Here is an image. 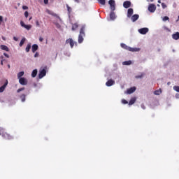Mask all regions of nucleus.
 I'll list each match as a JSON object with an SVG mask.
<instances>
[{
	"label": "nucleus",
	"mask_w": 179,
	"mask_h": 179,
	"mask_svg": "<svg viewBox=\"0 0 179 179\" xmlns=\"http://www.w3.org/2000/svg\"><path fill=\"white\" fill-rule=\"evenodd\" d=\"M22 9H23L24 10H26L29 9V7H27V6H22Z\"/></svg>",
	"instance_id": "a19ab883"
},
{
	"label": "nucleus",
	"mask_w": 179,
	"mask_h": 179,
	"mask_svg": "<svg viewBox=\"0 0 179 179\" xmlns=\"http://www.w3.org/2000/svg\"><path fill=\"white\" fill-rule=\"evenodd\" d=\"M148 10L149 12H151V13H153L156 10V6L155 4H150L148 6Z\"/></svg>",
	"instance_id": "6e6552de"
},
{
	"label": "nucleus",
	"mask_w": 179,
	"mask_h": 179,
	"mask_svg": "<svg viewBox=\"0 0 179 179\" xmlns=\"http://www.w3.org/2000/svg\"><path fill=\"white\" fill-rule=\"evenodd\" d=\"M8 80H6V83L0 87V93H3L5 92V89H6V87L8 86Z\"/></svg>",
	"instance_id": "1a4fd4ad"
},
{
	"label": "nucleus",
	"mask_w": 179,
	"mask_h": 179,
	"mask_svg": "<svg viewBox=\"0 0 179 179\" xmlns=\"http://www.w3.org/2000/svg\"><path fill=\"white\" fill-rule=\"evenodd\" d=\"M132 15H134V9L129 8L127 10V17H131Z\"/></svg>",
	"instance_id": "4468645a"
},
{
	"label": "nucleus",
	"mask_w": 179,
	"mask_h": 179,
	"mask_svg": "<svg viewBox=\"0 0 179 179\" xmlns=\"http://www.w3.org/2000/svg\"><path fill=\"white\" fill-rule=\"evenodd\" d=\"M173 90H175V92H177L178 93H179V86L178 85L173 86Z\"/></svg>",
	"instance_id": "7c9ffc66"
},
{
	"label": "nucleus",
	"mask_w": 179,
	"mask_h": 179,
	"mask_svg": "<svg viewBox=\"0 0 179 179\" xmlns=\"http://www.w3.org/2000/svg\"><path fill=\"white\" fill-rule=\"evenodd\" d=\"M3 61H5V59H2V60L1 61V65H3Z\"/></svg>",
	"instance_id": "3c124183"
},
{
	"label": "nucleus",
	"mask_w": 179,
	"mask_h": 179,
	"mask_svg": "<svg viewBox=\"0 0 179 179\" xmlns=\"http://www.w3.org/2000/svg\"><path fill=\"white\" fill-rule=\"evenodd\" d=\"M36 26H40V23L38 22V21L36 22Z\"/></svg>",
	"instance_id": "8fccbe9b"
},
{
	"label": "nucleus",
	"mask_w": 179,
	"mask_h": 179,
	"mask_svg": "<svg viewBox=\"0 0 179 179\" xmlns=\"http://www.w3.org/2000/svg\"><path fill=\"white\" fill-rule=\"evenodd\" d=\"M117 17L115 16V13H114V10H111L110 13V20H115V18Z\"/></svg>",
	"instance_id": "ddd939ff"
},
{
	"label": "nucleus",
	"mask_w": 179,
	"mask_h": 179,
	"mask_svg": "<svg viewBox=\"0 0 179 179\" xmlns=\"http://www.w3.org/2000/svg\"><path fill=\"white\" fill-rule=\"evenodd\" d=\"M162 0H159L158 1V3H162V1H161Z\"/></svg>",
	"instance_id": "5fc2aeb1"
},
{
	"label": "nucleus",
	"mask_w": 179,
	"mask_h": 179,
	"mask_svg": "<svg viewBox=\"0 0 179 179\" xmlns=\"http://www.w3.org/2000/svg\"><path fill=\"white\" fill-rule=\"evenodd\" d=\"M24 16H25V17H29V12L28 11H25L24 12Z\"/></svg>",
	"instance_id": "ea45409f"
},
{
	"label": "nucleus",
	"mask_w": 179,
	"mask_h": 179,
	"mask_svg": "<svg viewBox=\"0 0 179 179\" xmlns=\"http://www.w3.org/2000/svg\"><path fill=\"white\" fill-rule=\"evenodd\" d=\"M38 50V45L37 44H34L31 47L32 52H36Z\"/></svg>",
	"instance_id": "f3484780"
},
{
	"label": "nucleus",
	"mask_w": 179,
	"mask_h": 179,
	"mask_svg": "<svg viewBox=\"0 0 179 179\" xmlns=\"http://www.w3.org/2000/svg\"><path fill=\"white\" fill-rule=\"evenodd\" d=\"M24 29H27V30H30V29H31V25H25Z\"/></svg>",
	"instance_id": "72a5a7b5"
},
{
	"label": "nucleus",
	"mask_w": 179,
	"mask_h": 179,
	"mask_svg": "<svg viewBox=\"0 0 179 179\" xmlns=\"http://www.w3.org/2000/svg\"><path fill=\"white\" fill-rule=\"evenodd\" d=\"M66 44H70L71 48H73V46L75 45V41H73V39L69 38L66 40Z\"/></svg>",
	"instance_id": "423d86ee"
},
{
	"label": "nucleus",
	"mask_w": 179,
	"mask_h": 179,
	"mask_svg": "<svg viewBox=\"0 0 179 179\" xmlns=\"http://www.w3.org/2000/svg\"><path fill=\"white\" fill-rule=\"evenodd\" d=\"M31 48V43H28L25 48L26 52H29Z\"/></svg>",
	"instance_id": "4be33fe9"
},
{
	"label": "nucleus",
	"mask_w": 179,
	"mask_h": 179,
	"mask_svg": "<svg viewBox=\"0 0 179 179\" xmlns=\"http://www.w3.org/2000/svg\"><path fill=\"white\" fill-rule=\"evenodd\" d=\"M8 69H10V65L8 64Z\"/></svg>",
	"instance_id": "6e6d98bb"
},
{
	"label": "nucleus",
	"mask_w": 179,
	"mask_h": 179,
	"mask_svg": "<svg viewBox=\"0 0 179 179\" xmlns=\"http://www.w3.org/2000/svg\"><path fill=\"white\" fill-rule=\"evenodd\" d=\"M25 41H26V38H22L20 42V47H23V44H24Z\"/></svg>",
	"instance_id": "a878e982"
},
{
	"label": "nucleus",
	"mask_w": 179,
	"mask_h": 179,
	"mask_svg": "<svg viewBox=\"0 0 179 179\" xmlns=\"http://www.w3.org/2000/svg\"><path fill=\"white\" fill-rule=\"evenodd\" d=\"M2 39H3V40H5V38H4V37H2Z\"/></svg>",
	"instance_id": "052dcab7"
},
{
	"label": "nucleus",
	"mask_w": 179,
	"mask_h": 179,
	"mask_svg": "<svg viewBox=\"0 0 179 179\" xmlns=\"http://www.w3.org/2000/svg\"><path fill=\"white\" fill-rule=\"evenodd\" d=\"M176 99H179V94H176Z\"/></svg>",
	"instance_id": "603ef678"
},
{
	"label": "nucleus",
	"mask_w": 179,
	"mask_h": 179,
	"mask_svg": "<svg viewBox=\"0 0 179 179\" xmlns=\"http://www.w3.org/2000/svg\"><path fill=\"white\" fill-rule=\"evenodd\" d=\"M31 19H32V17H29V20L30 21Z\"/></svg>",
	"instance_id": "13d9d810"
},
{
	"label": "nucleus",
	"mask_w": 179,
	"mask_h": 179,
	"mask_svg": "<svg viewBox=\"0 0 179 179\" xmlns=\"http://www.w3.org/2000/svg\"><path fill=\"white\" fill-rule=\"evenodd\" d=\"M20 25L22 26V27H26V24H24V22L23 21H20Z\"/></svg>",
	"instance_id": "f704fd0d"
},
{
	"label": "nucleus",
	"mask_w": 179,
	"mask_h": 179,
	"mask_svg": "<svg viewBox=\"0 0 179 179\" xmlns=\"http://www.w3.org/2000/svg\"><path fill=\"white\" fill-rule=\"evenodd\" d=\"M45 75H47V66H45L43 68H41L38 73L39 79H43Z\"/></svg>",
	"instance_id": "7ed1b4c3"
},
{
	"label": "nucleus",
	"mask_w": 179,
	"mask_h": 179,
	"mask_svg": "<svg viewBox=\"0 0 179 179\" xmlns=\"http://www.w3.org/2000/svg\"><path fill=\"white\" fill-rule=\"evenodd\" d=\"M120 45H121L122 48H124V50H127V51H131V52H136L138 51H141L140 48H131V47L127 45L125 43H121Z\"/></svg>",
	"instance_id": "f257e3e1"
},
{
	"label": "nucleus",
	"mask_w": 179,
	"mask_h": 179,
	"mask_svg": "<svg viewBox=\"0 0 179 179\" xmlns=\"http://www.w3.org/2000/svg\"><path fill=\"white\" fill-rule=\"evenodd\" d=\"M78 27H79V25L78 24V23H75L72 26V30H76V29H78Z\"/></svg>",
	"instance_id": "c85d7f7f"
},
{
	"label": "nucleus",
	"mask_w": 179,
	"mask_h": 179,
	"mask_svg": "<svg viewBox=\"0 0 179 179\" xmlns=\"http://www.w3.org/2000/svg\"><path fill=\"white\" fill-rule=\"evenodd\" d=\"M1 50H3V51H9V48H8V46L5 45H1L0 46Z\"/></svg>",
	"instance_id": "6ab92c4d"
},
{
	"label": "nucleus",
	"mask_w": 179,
	"mask_h": 179,
	"mask_svg": "<svg viewBox=\"0 0 179 179\" xmlns=\"http://www.w3.org/2000/svg\"><path fill=\"white\" fill-rule=\"evenodd\" d=\"M20 25L22 26V27H26V24H24V22L23 21H20Z\"/></svg>",
	"instance_id": "c9c22d12"
},
{
	"label": "nucleus",
	"mask_w": 179,
	"mask_h": 179,
	"mask_svg": "<svg viewBox=\"0 0 179 179\" xmlns=\"http://www.w3.org/2000/svg\"><path fill=\"white\" fill-rule=\"evenodd\" d=\"M23 75H24V71H20L17 73V78L20 79L22 78V76H23Z\"/></svg>",
	"instance_id": "bb28decb"
},
{
	"label": "nucleus",
	"mask_w": 179,
	"mask_h": 179,
	"mask_svg": "<svg viewBox=\"0 0 179 179\" xmlns=\"http://www.w3.org/2000/svg\"><path fill=\"white\" fill-rule=\"evenodd\" d=\"M122 104H128V101H127L125 99H122Z\"/></svg>",
	"instance_id": "e433bc0d"
},
{
	"label": "nucleus",
	"mask_w": 179,
	"mask_h": 179,
	"mask_svg": "<svg viewBox=\"0 0 179 179\" xmlns=\"http://www.w3.org/2000/svg\"><path fill=\"white\" fill-rule=\"evenodd\" d=\"M75 1L79 3V0H75Z\"/></svg>",
	"instance_id": "4d7b16f0"
},
{
	"label": "nucleus",
	"mask_w": 179,
	"mask_h": 179,
	"mask_svg": "<svg viewBox=\"0 0 179 179\" xmlns=\"http://www.w3.org/2000/svg\"><path fill=\"white\" fill-rule=\"evenodd\" d=\"M123 6L124 8H125L126 9H128V8L131 7V1H126L123 3Z\"/></svg>",
	"instance_id": "9b49d317"
},
{
	"label": "nucleus",
	"mask_w": 179,
	"mask_h": 179,
	"mask_svg": "<svg viewBox=\"0 0 179 179\" xmlns=\"http://www.w3.org/2000/svg\"><path fill=\"white\" fill-rule=\"evenodd\" d=\"M141 108H143V110H145L146 107L144 104H141Z\"/></svg>",
	"instance_id": "a18cd8bd"
},
{
	"label": "nucleus",
	"mask_w": 179,
	"mask_h": 179,
	"mask_svg": "<svg viewBox=\"0 0 179 179\" xmlns=\"http://www.w3.org/2000/svg\"><path fill=\"white\" fill-rule=\"evenodd\" d=\"M3 55H5L6 58H9V55H8L7 53H3Z\"/></svg>",
	"instance_id": "09e8293b"
},
{
	"label": "nucleus",
	"mask_w": 179,
	"mask_h": 179,
	"mask_svg": "<svg viewBox=\"0 0 179 179\" xmlns=\"http://www.w3.org/2000/svg\"><path fill=\"white\" fill-rule=\"evenodd\" d=\"M162 6L163 9H164L165 8H167V6H166V4L164 3H162Z\"/></svg>",
	"instance_id": "79ce46f5"
},
{
	"label": "nucleus",
	"mask_w": 179,
	"mask_h": 179,
	"mask_svg": "<svg viewBox=\"0 0 179 179\" xmlns=\"http://www.w3.org/2000/svg\"><path fill=\"white\" fill-rule=\"evenodd\" d=\"M20 99H21V101H22V103H24V101H26V94H22L20 95Z\"/></svg>",
	"instance_id": "5701e85b"
},
{
	"label": "nucleus",
	"mask_w": 179,
	"mask_h": 179,
	"mask_svg": "<svg viewBox=\"0 0 179 179\" xmlns=\"http://www.w3.org/2000/svg\"><path fill=\"white\" fill-rule=\"evenodd\" d=\"M66 6L67 8L69 15H71V13L72 12V8L68 4H66Z\"/></svg>",
	"instance_id": "cd10ccee"
},
{
	"label": "nucleus",
	"mask_w": 179,
	"mask_h": 179,
	"mask_svg": "<svg viewBox=\"0 0 179 179\" xmlns=\"http://www.w3.org/2000/svg\"><path fill=\"white\" fill-rule=\"evenodd\" d=\"M130 17H131L132 22H136V20H138L139 19V15L135 14Z\"/></svg>",
	"instance_id": "2eb2a0df"
},
{
	"label": "nucleus",
	"mask_w": 179,
	"mask_h": 179,
	"mask_svg": "<svg viewBox=\"0 0 179 179\" xmlns=\"http://www.w3.org/2000/svg\"><path fill=\"white\" fill-rule=\"evenodd\" d=\"M167 85H168V86H169V85H171V83L168 82Z\"/></svg>",
	"instance_id": "864d4df0"
},
{
	"label": "nucleus",
	"mask_w": 179,
	"mask_h": 179,
	"mask_svg": "<svg viewBox=\"0 0 179 179\" xmlns=\"http://www.w3.org/2000/svg\"><path fill=\"white\" fill-rule=\"evenodd\" d=\"M37 69H34L33 70L32 73H31V77L32 78H36V76H37Z\"/></svg>",
	"instance_id": "393cba45"
},
{
	"label": "nucleus",
	"mask_w": 179,
	"mask_h": 179,
	"mask_svg": "<svg viewBox=\"0 0 179 179\" xmlns=\"http://www.w3.org/2000/svg\"><path fill=\"white\" fill-rule=\"evenodd\" d=\"M154 94H155V96H160V94H162V89H159L157 90L154 92Z\"/></svg>",
	"instance_id": "412c9836"
},
{
	"label": "nucleus",
	"mask_w": 179,
	"mask_h": 179,
	"mask_svg": "<svg viewBox=\"0 0 179 179\" xmlns=\"http://www.w3.org/2000/svg\"><path fill=\"white\" fill-rule=\"evenodd\" d=\"M38 55H39L38 52H36L34 55V57L37 58V57H38Z\"/></svg>",
	"instance_id": "49530a36"
},
{
	"label": "nucleus",
	"mask_w": 179,
	"mask_h": 179,
	"mask_svg": "<svg viewBox=\"0 0 179 179\" xmlns=\"http://www.w3.org/2000/svg\"><path fill=\"white\" fill-rule=\"evenodd\" d=\"M0 135H1V133H0Z\"/></svg>",
	"instance_id": "680f3d73"
},
{
	"label": "nucleus",
	"mask_w": 179,
	"mask_h": 179,
	"mask_svg": "<svg viewBox=\"0 0 179 179\" xmlns=\"http://www.w3.org/2000/svg\"><path fill=\"white\" fill-rule=\"evenodd\" d=\"M172 38H173V40H178L179 39V32H176V34H173L172 35Z\"/></svg>",
	"instance_id": "a211bd4d"
},
{
	"label": "nucleus",
	"mask_w": 179,
	"mask_h": 179,
	"mask_svg": "<svg viewBox=\"0 0 179 179\" xmlns=\"http://www.w3.org/2000/svg\"><path fill=\"white\" fill-rule=\"evenodd\" d=\"M148 31H149V29L148 28H141L138 29V32L140 33V34H146Z\"/></svg>",
	"instance_id": "9d476101"
},
{
	"label": "nucleus",
	"mask_w": 179,
	"mask_h": 179,
	"mask_svg": "<svg viewBox=\"0 0 179 179\" xmlns=\"http://www.w3.org/2000/svg\"><path fill=\"white\" fill-rule=\"evenodd\" d=\"M43 40H44V38H43V37L41 36V37L39 38V41H40L41 43H43Z\"/></svg>",
	"instance_id": "37998d69"
},
{
	"label": "nucleus",
	"mask_w": 179,
	"mask_h": 179,
	"mask_svg": "<svg viewBox=\"0 0 179 179\" xmlns=\"http://www.w3.org/2000/svg\"><path fill=\"white\" fill-rule=\"evenodd\" d=\"M23 90H24V87L19 88L17 90V93H20V92H23Z\"/></svg>",
	"instance_id": "473e14b6"
},
{
	"label": "nucleus",
	"mask_w": 179,
	"mask_h": 179,
	"mask_svg": "<svg viewBox=\"0 0 179 179\" xmlns=\"http://www.w3.org/2000/svg\"><path fill=\"white\" fill-rule=\"evenodd\" d=\"M169 18L168 16H165V17H163V21H164V22H166V20H169Z\"/></svg>",
	"instance_id": "4c0bfd02"
},
{
	"label": "nucleus",
	"mask_w": 179,
	"mask_h": 179,
	"mask_svg": "<svg viewBox=\"0 0 179 179\" xmlns=\"http://www.w3.org/2000/svg\"><path fill=\"white\" fill-rule=\"evenodd\" d=\"M132 64V62L131 60L125 61L123 62V65H131Z\"/></svg>",
	"instance_id": "c756f323"
},
{
	"label": "nucleus",
	"mask_w": 179,
	"mask_h": 179,
	"mask_svg": "<svg viewBox=\"0 0 179 179\" xmlns=\"http://www.w3.org/2000/svg\"><path fill=\"white\" fill-rule=\"evenodd\" d=\"M13 40H14L15 41H17L19 40V38H17V37L14 36V37H13Z\"/></svg>",
	"instance_id": "de8ad7c7"
},
{
	"label": "nucleus",
	"mask_w": 179,
	"mask_h": 179,
	"mask_svg": "<svg viewBox=\"0 0 179 179\" xmlns=\"http://www.w3.org/2000/svg\"><path fill=\"white\" fill-rule=\"evenodd\" d=\"M108 3L110 6V10H115V1L109 0Z\"/></svg>",
	"instance_id": "39448f33"
},
{
	"label": "nucleus",
	"mask_w": 179,
	"mask_h": 179,
	"mask_svg": "<svg viewBox=\"0 0 179 179\" xmlns=\"http://www.w3.org/2000/svg\"><path fill=\"white\" fill-rule=\"evenodd\" d=\"M135 90H136V87H132L127 90V94H132V93H134L135 92Z\"/></svg>",
	"instance_id": "dca6fc26"
},
{
	"label": "nucleus",
	"mask_w": 179,
	"mask_h": 179,
	"mask_svg": "<svg viewBox=\"0 0 179 179\" xmlns=\"http://www.w3.org/2000/svg\"><path fill=\"white\" fill-rule=\"evenodd\" d=\"M8 139H10V136H8Z\"/></svg>",
	"instance_id": "bf43d9fd"
},
{
	"label": "nucleus",
	"mask_w": 179,
	"mask_h": 179,
	"mask_svg": "<svg viewBox=\"0 0 179 179\" xmlns=\"http://www.w3.org/2000/svg\"><path fill=\"white\" fill-rule=\"evenodd\" d=\"M83 37H85V27H82L80 30V34L78 36L79 44H82V43H83Z\"/></svg>",
	"instance_id": "f03ea898"
},
{
	"label": "nucleus",
	"mask_w": 179,
	"mask_h": 179,
	"mask_svg": "<svg viewBox=\"0 0 179 179\" xmlns=\"http://www.w3.org/2000/svg\"><path fill=\"white\" fill-rule=\"evenodd\" d=\"M43 2L45 3V5H48V0H43Z\"/></svg>",
	"instance_id": "c03bdc74"
},
{
	"label": "nucleus",
	"mask_w": 179,
	"mask_h": 179,
	"mask_svg": "<svg viewBox=\"0 0 179 179\" xmlns=\"http://www.w3.org/2000/svg\"><path fill=\"white\" fill-rule=\"evenodd\" d=\"M135 101H136V98H131L129 102V106H132V104H135Z\"/></svg>",
	"instance_id": "aec40b11"
},
{
	"label": "nucleus",
	"mask_w": 179,
	"mask_h": 179,
	"mask_svg": "<svg viewBox=\"0 0 179 179\" xmlns=\"http://www.w3.org/2000/svg\"><path fill=\"white\" fill-rule=\"evenodd\" d=\"M19 83L22 86H26L27 85V80L24 78H19Z\"/></svg>",
	"instance_id": "0eeeda50"
},
{
	"label": "nucleus",
	"mask_w": 179,
	"mask_h": 179,
	"mask_svg": "<svg viewBox=\"0 0 179 179\" xmlns=\"http://www.w3.org/2000/svg\"><path fill=\"white\" fill-rule=\"evenodd\" d=\"M145 76V73H141L140 75L136 76L135 78L136 79H142Z\"/></svg>",
	"instance_id": "b1692460"
},
{
	"label": "nucleus",
	"mask_w": 179,
	"mask_h": 179,
	"mask_svg": "<svg viewBox=\"0 0 179 179\" xmlns=\"http://www.w3.org/2000/svg\"><path fill=\"white\" fill-rule=\"evenodd\" d=\"M2 22H3V17L0 15V25L2 24Z\"/></svg>",
	"instance_id": "58836bf2"
},
{
	"label": "nucleus",
	"mask_w": 179,
	"mask_h": 179,
	"mask_svg": "<svg viewBox=\"0 0 179 179\" xmlns=\"http://www.w3.org/2000/svg\"><path fill=\"white\" fill-rule=\"evenodd\" d=\"M101 5H106V0H97Z\"/></svg>",
	"instance_id": "2f4dec72"
},
{
	"label": "nucleus",
	"mask_w": 179,
	"mask_h": 179,
	"mask_svg": "<svg viewBox=\"0 0 179 179\" xmlns=\"http://www.w3.org/2000/svg\"><path fill=\"white\" fill-rule=\"evenodd\" d=\"M45 12H47L48 15H51V16H53L54 17H56L57 19H59V15H58L57 13H54L51 10L46 9Z\"/></svg>",
	"instance_id": "20e7f679"
},
{
	"label": "nucleus",
	"mask_w": 179,
	"mask_h": 179,
	"mask_svg": "<svg viewBox=\"0 0 179 179\" xmlns=\"http://www.w3.org/2000/svg\"><path fill=\"white\" fill-rule=\"evenodd\" d=\"M115 83V81H114L113 80H108L106 85V86H108V87H110V86H113V85H114Z\"/></svg>",
	"instance_id": "f8f14e48"
}]
</instances>
